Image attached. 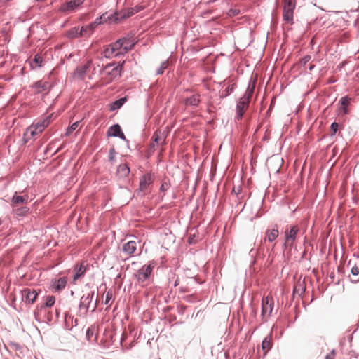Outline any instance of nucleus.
I'll use <instances>...</instances> for the list:
<instances>
[{"instance_id":"f257e3e1","label":"nucleus","mask_w":359,"mask_h":359,"mask_svg":"<svg viewBox=\"0 0 359 359\" xmlns=\"http://www.w3.org/2000/svg\"><path fill=\"white\" fill-rule=\"evenodd\" d=\"M124 64L125 61H123L121 63H118L116 66H114V63L107 65L100 70V72L104 74V76L102 79V82L104 83H109L115 79H118L121 76V73L123 70Z\"/></svg>"},{"instance_id":"f03ea898","label":"nucleus","mask_w":359,"mask_h":359,"mask_svg":"<svg viewBox=\"0 0 359 359\" xmlns=\"http://www.w3.org/2000/svg\"><path fill=\"white\" fill-rule=\"evenodd\" d=\"M51 116H48L43 120L37 122L36 124L30 126L27 128L24 133L25 142H28L34 139L36 135L41 134L43 130L48 126L50 122Z\"/></svg>"},{"instance_id":"7ed1b4c3","label":"nucleus","mask_w":359,"mask_h":359,"mask_svg":"<svg viewBox=\"0 0 359 359\" xmlns=\"http://www.w3.org/2000/svg\"><path fill=\"white\" fill-rule=\"evenodd\" d=\"M254 92V87H248L242 97L239 100L236 105V118L240 120L242 118L245 111L249 106L250 99Z\"/></svg>"},{"instance_id":"20e7f679","label":"nucleus","mask_w":359,"mask_h":359,"mask_svg":"<svg viewBox=\"0 0 359 359\" xmlns=\"http://www.w3.org/2000/svg\"><path fill=\"white\" fill-rule=\"evenodd\" d=\"M96 67L93 64L92 60H88L87 62L79 67L74 72V76L80 79H84L88 75V79H91L93 75L95 74Z\"/></svg>"},{"instance_id":"39448f33","label":"nucleus","mask_w":359,"mask_h":359,"mask_svg":"<svg viewBox=\"0 0 359 359\" xmlns=\"http://www.w3.org/2000/svg\"><path fill=\"white\" fill-rule=\"evenodd\" d=\"M274 309V300L272 296L264 297L262 300L261 316L264 321H266L272 315Z\"/></svg>"},{"instance_id":"423d86ee","label":"nucleus","mask_w":359,"mask_h":359,"mask_svg":"<svg viewBox=\"0 0 359 359\" xmlns=\"http://www.w3.org/2000/svg\"><path fill=\"white\" fill-rule=\"evenodd\" d=\"M126 40L119 39L105 48L104 53L106 57H117L119 55L125 54L123 50V44Z\"/></svg>"},{"instance_id":"0eeeda50","label":"nucleus","mask_w":359,"mask_h":359,"mask_svg":"<svg viewBox=\"0 0 359 359\" xmlns=\"http://www.w3.org/2000/svg\"><path fill=\"white\" fill-rule=\"evenodd\" d=\"M295 0H283V18L288 24L293 23L294 10L295 8Z\"/></svg>"},{"instance_id":"6e6552de","label":"nucleus","mask_w":359,"mask_h":359,"mask_svg":"<svg viewBox=\"0 0 359 359\" xmlns=\"http://www.w3.org/2000/svg\"><path fill=\"white\" fill-rule=\"evenodd\" d=\"M154 267V263H150L148 265H144L141 269H140L135 275L137 281L142 285H146Z\"/></svg>"},{"instance_id":"1a4fd4ad","label":"nucleus","mask_w":359,"mask_h":359,"mask_svg":"<svg viewBox=\"0 0 359 359\" xmlns=\"http://www.w3.org/2000/svg\"><path fill=\"white\" fill-rule=\"evenodd\" d=\"M299 231V228L297 225L292 226L289 231H285V245L286 246L292 248L294 245Z\"/></svg>"},{"instance_id":"9d476101","label":"nucleus","mask_w":359,"mask_h":359,"mask_svg":"<svg viewBox=\"0 0 359 359\" xmlns=\"http://www.w3.org/2000/svg\"><path fill=\"white\" fill-rule=\"evenodd\" d=\"M84 0H70L62 4L58 8V11L64 13H69L74 11L83 3Z\"/></svg>"},{"instance_id":"9b49d317","label":"nucleus","mask_w":359,"mask_h":359,"mask_svg":"<svg viewBox=\"0 0 359 359\" xmlns=\"http://www.w3.org/2000/svg\"><path fill=\"white\" fill-rule=\"evenodd\" d=\"M101 19L102 18H97L93 22L90 23V25L81 27V28L79 29L80 36H90L91 34L93 33L94 30L95 29V28L97 27V26L102 22Z\"/></svg>"},{"instance_id":"f8f14e48","label":"nucleus","mask_w":359,"mask_h":359,"mask_svg":"<svg viewBox=\"0 0 359 359\" xmlns=\"http://www.w3.org/2000/svg\"><path fill=\"white\" fill-rule=\"evenodd\" d=\"M35 93H48L50 88L51 84L48 81H39L32 86Z\"/></svg>"},{"instance_id":"ddd939ff","label":"nucleus","mask_w":359,"mask_h":359,"mask_svg":"<svg viewBox=\"0 0 359 359\" xmlns=\"http://www.w3.org/2000/svg\"><path fill=\"white\" fill-rule=\"evenodd\" d=\"M347 266L351 269V274L355 277V278L352 279L351 281L353 283H358L359 281V257H356L354 259H350L348 262Z\"/></svg>"},{"instance_id":"4468645a","label":"nucleus","mask_w":359,"mask_h":359,"mask_svg":"<svg viewBox=\"0 0 359 359\" xmlns=\"http://www.w3.org/2000/svg\"><path fill=\"white\" fill-rule=\"evenodd\" d=\"M21 294L22 300L29 304H33L39 294L36 290L31 288L23 289Z\"/></svg>"},{"instance_id":"2eb2a0df","label":"nucleus","mask_w":359,"mask_h":359,"mask_svg":"<svg viewBox=\"0 0 359 359\" xmlns=\"http://www.w3.org/2000/svg\"><path fill=\"white\" fill-rule=\"evenodd\" d=\"M154 182V176L150 173L143 175L140 180V191H146Z\"/></svg>"},{"instance_id":"dca6fc26","label":"nucleus","mask_w":359,"mask_h":359,"mask_svg":"<svg viewBox=\"0 0 359 359\" xmlns=\"http://www.w3.org/2000/svg\"><path fill=\"white\" fill-rule=\"evenodd\" d=\"M134 11H135V8H128L127 9L122 10L118 13H115L116 17L114 18V20L119 21L121 20H123V19H125V18L132 16L133 15L135 14Z\"/></svg>"},{"instance_id":"f3484780","label":"nucleus","mask_w":359,"mask_h":359,"mask_svg":"<svg viewBox=\"0 0 359 359\" xmlns=\"http://www.w3.org/2000/svg\"><path fill=\"white\" fill-rule=\"evenodd\" d=\"M28 196H18L16 194L13 196L11 200V206L12 208H15V207L19 206L20 205L27 204L28 202Z\"/></svg>"},{"instance_id":"a211bd4d","label":"nucleus","mask_w":359,"mask_h":359,"mask_svg":"<svg viewBox=\"0 0 359 359\" xmlns=\"http://www.w3.org/2000/svg\"><path fill=\"white\" fill-rule=\"evenodd\" d=\"M137 250V243L134 241H130L126 243L123 246V252L128 256L134 255Z\"/></svg>"},{"instance_id":"6ab92c4d","label":"nucleus","mask_w":359,"mask_h":359,"mask_svg":"<svg viewBox=\"0 0 359 359\" xmlns=\"http://www.w3.org/2000/svg\"><path fill=\"white\" fill-rule=\"evenodd\" d=\"M351 98L348 97H343L340 100V107L339 108V115H346L349 113L348 106L351 102Z\"/></svg>"},{"instance_id":"aec40b11","label":"nucleus","mask_w":359,"mask_h":359,"mask_svg":"<svg viewBox=\"0 0 359 359\" xmlns=\"http://www.w3.org/2000/svg\"><path fill=\"white\" fill-rule=\"evenodd\" d=\"M279 235L278 228L277 225L271 229L266 230L265 233L264 241H268L269 242H273L275 241Z\"/></svg>"},{"instance_id":"412c9836","label":"nucleus","mask_w":359,"mask_h":359,"mask_svg":"<svg viewBox=\"0 0 359 359\" xmlns=\"http://www.w3.org/2000/svg\"><path fill=\"white\" fill-rule=\"evenodd\" d=\"M107 134L109 136L119 137L123 140L126 139L124 134L121 131L120 126L118 124H115L110 127Z\"/></svg>"},{"instance_id":"4be33fe9","label":"nucleus","mask_w":359,"mask_h":359,"mask_svg":"<svg viewBox=\"0 0 359 359\" xmlns=\"http://www.w3.org/2000/svg\"><path fill=\"white\" fill-rule=\"evenodd\" d=\"M86 265L84 264V262H81L79 266H76L74 268L75 274L73 277V283H75L76 281L81 278L82 276L84 275V273L86 271Z\"/></svg>"},{"instance_id":"5701e85b","label":"nucleus","mask_w":359,"mask_h":359,"mask_svg":"<svg viewBox=\"0 0 359 359\" xmlns=\"http://www.w3.org/2000/svg\"><path fill=\"white\" fill-rule=\"evenodd\" d=\"M200 102H201V99H200L199 94L193 95L189 97H187L184 100V104L186 106H191V107H196L199 104Z\"/></svg>"},{"instance_id":"b1692460","label":"nucleus","mask_w":359,"mask_h":359,"mask_svg":"<svg viewBox=\"0 0 359 359\" xmlns=\"http://www.w3.org/2000/svg\"><path fill=\"white\" fill-rule=\"evenodd\" d=\"M122 39L126 40L124 44H123V50L124 53H126L128 50L133 48L137 41L133 37H124Z\"/></svg>"},{"instance_id":"393cba45","label":"nucleus","mask_w":359,"mask_h":359,"mask_svg":"<svg viewBox=\"0 0 359 359\" xmlns=\"http://www.w3.org/2000/svg\"><path fill=\"white\" fill-rule=\"evenodd\" d=\"M130 173V168L126 164H120L117 169V175L119 177H126Z\"/></svg>"},{"instance_id":"a878e982","label":"nucleus","mask_w":359,"mask_h":359,"mask_svg":"<svg viewBox=\"0 0 359 359\" xmlns=\"http://www.w3.org/2000/svg\"><path fill=\"white\" fill-rule=\"evenodd\" d=\"M29 211V208L27 206H17L15 208H13V212L18 217H23L25 216Z\"/></svg>"},{"instance_id":"bb28decb","label":"nucleus","mask_w":359,"mask_h":359,"mask_svg":"<svg viewBox=\"0 0 359 359\" xmlns=\"http://www.w3.org/2000/svg\"><path fill=\"white\" fill-rule=\"evenodd\" d=\"M271 338L266 337L262 344V348L264 352V355L267 353V352L271 349Z\"/></svg>"},{"instance_id":"cd10ccee","label":"nucleus","mask_w":359,"mask_h":359,"mask_svg":"<svg viewBox=\"0 0 359 359\" xmlns=\"http://www.w3.org/2000/svg\"><path fill=\"white\" fill-rule=\"evenodd\" d=\"M67 36L69 39H74L80 36L79 27H74L70 29L69 31H67Z\"/></svg>"},{"instance_id":"c85d7f7f","label":"nucleus","mask_w":359,"mask_h":359,"mask_svg":"<svg viewBox=\"0 0 359 359\" xmlns=\"http://www.w3.org/2000/svg\"><path fill=\"white\" fill-rule=\"evenodd\" d=\"M67 279L65 277H62L58 279L55 286L57 290H61L64 289L67 285Z\"/></svg>"},{"instance_id":"c756f323","label":"nucleus","mask_w":359,"mask_h":359,"mask_svg":"<svg viewBox=\"0 0 359 359\" xmlns=\"http://www.w3.org/2000/svg\"><path fill=\"white\" fill-rule=\"evenodd\" d=\"M55 302V296H53V295L47 296V297H46L45 304H44V305L41 306V308L52 307L54 305Z\"/></svg>"},{"instance_id":"7c9ffc66","label":"nucleus","mask_w":359,"mask_h":359,"mask_svg":"<svg viewBox=\"0 0 359 359\" xmlns=\"http://www.w3.org/2000/svg\"><path fill=\"white\" fill-rule=\"evenodd\" d=\"M126 101V97H122L113 103L111 107L112 110L119 109Z\"/></svg>"},{"instance_id":"2f4dec72","label":"nucleus","mask_w":359,"mask_h":359,"mask_svg":"<svg viewBox=\"0 0 359 359\" xmlns=\"http://www.w3.org/2000/svg\"><path fill=\"white\" fill-rule=\"evenodd\" d=\"M116 152L114 148H111L109 153V162L113 165L116 161Z\"/></svg>"},{"instance_id":"473e14b6","label":"nucleus","mask_w":359,"mask_h":359,"mask_svg":"<svg viewBox=\"0 0 359 359\" xmlns=\"http://www.w3.org/2000/svg\"><path fill=\"white\" fill-rule=\"evenodd\" d=\"M79 122L76 121L72 126H70L67 130V133H66L67 135H69L73 131L76 130V128L79 127Z\"/></svg>"},{"instance_id":"72a5a7b5","label":"nucleus","mask_w":359,"mask_h":359,"mask_svg":"<svg viewBox=\"0 0 359 359\" xmlns=\"http://www.w3.org/2000/svg\"><path fill=\"white\" fill-rule=\"evenodd\" d=\"M152 140H154L156 144H162L164 141V138L163 137H160L156 133L152 137Z\"/></svg>"},{"instance_id":"f704fd0d","label":"nucleus","mask_w":359,"mask_h":359,"mask_svg":"<svg viewBox=\"0 0 359 359\" xmlns=\"http://www.w3.org/2000/svg\"><path fill=\"white\" fill-rule=\"evenodd\" d=\"M339 125L337 123L334 122L330 126V135H334L338 130Z\"/></svg>"},{"instance_id":"c9c22d12","label":"nucleus","mask_w":359,"mask_h":359,"mask_svg":"<svg viewBox=\"0 0 359 359\" xmlns=\"http://www.w3.org/2000/svg\"><path fill=\"white\" fill-rule=\"evenodd\" d=\"M168 66V61H165V62H162L161 67L157 70V74H163L164 70L165 69H167Z\"/></svg>"},{"instance_id":"e433bc0d","label":"nucleus","mask_w":359,"mask_h":359,"mask_svg":"<svg viewBox=\"0 0 359 359\" xmlns=\"http://www.w3.org/2000/svg\"><path fill=\"white\" fill-rule=\"evenodd\" d=\"M33 62L35 65V67H41L42 62V58L39 55H36Z\"/></svg>"},{"instance_id":"4c0bfd02","label":"nucleus","mask_w":359,"mask_h":359,"mask_svg":"<svg viewBox=\"0 0 359 359\" xmlns=\"http://www.w3.org/2000/svg\"><path fill=\"white\" fill-rule=\"evenodd\" d=\"M310 55H306L304 57L301 59L299 62V64L302 66L306 65V64L311 60Z\"/></svg>"},{"instance_id":"58836bf2","label":"nucleus","mask_w":359,"mask_h":359,"mask_svg":"<svg viewBox=\"0 0 359 359\" xmlns=\"http://www.w3.org/2000/svg\"><path fill=\"white\" fill-rule=\"evenodd\" d=\"M94 334V329L92 327H89L86 331V337L88 340H90Z\"/></svg>"},{"instance_id":"ea45409f","label":"nucleus","mask_w":359,"mask_h":359,"mask_svg":"<svg viewBox=\"0 0 359 359\" xmlns=\"http://www.w3.org/2000/svg\"><path fill=\"white\" fill-rule=\"evenodd\" d=\"M112 292H110V291H108L106 294V299H105V302H104V304H108L109 302H110V300L112 299Z\"/></svg>"},{"instance_id":"a19ab883","label":"nucleus","mask_w":359,"mask_h":359,"mask_svg":"<svg viewBox=\"0 0 359 359\" xmlns=\"http://www.w3.org/2000/svg\"><path fill=\"white\" fill-rule=\"evenodd\" d=\"M335 355L336 352L334 350H332L331 353L325 357V359H334Z\"/></svg>"},{"instance_id":"79ce46f5","label":"nucleus","mask_w":359,"mask_h":359,"mask_svg":"<svg viewBox=\"0 0 359 359\" xmlns=\"http://www.w3.org/2000/svg\"><path fill=\"white\" fill-rule=\"evenodd\" d=\"M168 188V184L167 183H163L161 187V190L164 191L167 190Z\"/></svg>"},{"instance_id":"37998d69","label":"nucleus","mask_w":359,"mask_h":359,"mask_svg":"<svg viewBox=\"0 0 359 359\" xmlns=\"http://www.w3.org/2000/svg\"><path fill=\"white\" fill-rule=\"evenodd\" d=\"M134 8H135V11H134L135 13L139 12L140 11H141L142 9V8L141 6H135Z\"/></svg>"},{"instance_id":"c03bdc74","label":"nucleus","mask_w":359,"mask_h":359,"mask_svg":"<svg viewBox=\"0 0 359 359\" xmlns=\"http://www.w3.org/2000/svg\"><path fill=\"white\" fill-rule=\"evenodd\" d=\"M314 66H315L314 65L311 64L310 66H309V69L312 70L313 69Z\"/></svg>"}]
</instances>
